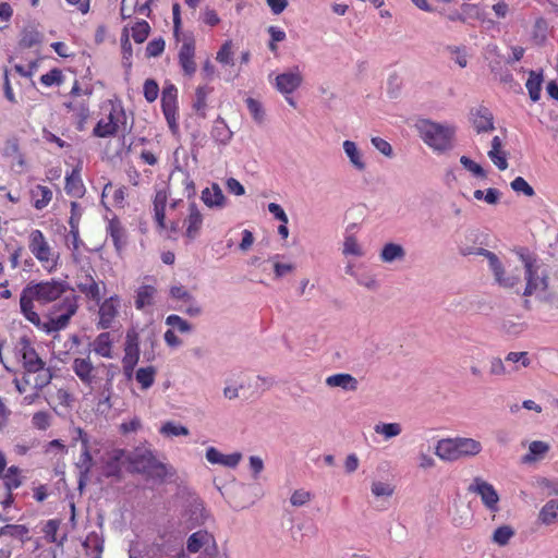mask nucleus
<instances>
[{"mask_svg":"<svg viewBox=\"0 0 558 558\" xmlns=\"http://www.w3.org/2000/svg\"><path fill=\"white\" fill-rule=\"evenodd\" d=\"M216 60L222 65L233 64V43L232 40H226L216 54Z\"/></svg>","mask_w":558,"mask_h":558,"instance_id":"c03bdc74","label":"nucleus"},{"mask_svg":"<svg viewBox=\"0 0 558 558\" xmlns=\"http://www.w3.org/2000/svg\"><path fill=\"white\" fill-rule=\"evenodd\" d=\"M28 250L48 271H52L57 268L60 254L50 245L41 230L33 229L29 232Z\"/></svg>","mask_w":558,"mask_h":558,"instance_id":"6e6552de","label":"nucleus"},{"mask_svg":"<svg viewBox=\"0 0 558 558\" xmlns=\"http://www.w3.org/2000/svg\"><path fill=\"white\" fill-rule=\"evenodd\" d=\"M507 362L520 363L523 367H527L531 364L527 352H509L505 359Z\"/></svg>","mask_w":558,"mask_h":558,"instance_id":"774afa93","label":"nucleus"},{"mask_svg":"<svg viewBox=\"0 0 558 558\" xmlns=\"http://www.w3.org/2000/svg\"><path fill=\"white\" fill-rule=\"evenodd\" d=\"M65 76L63 71L58 68L51 69L49 72L39 77V82L45 87L61 86L64 83Z\"/></svg>","mask_w":558,"mask_h":558,"instance_id":"58836bf2","label":"nucleus"},{"mask_svg":"<svg viewBox=\"0 0 558 558\" xmlns=\"http://www.w3.org/2000/svg\"><path fill=\"white\" fill-rule=\"evenodd\" d=\"M186 549L191 554H196L201 549L208 555L217 553V544L213 534L205 530H199L190 535L186 542Z\"/></svg>","mask_w":558,"mask_h":558,"instance_id":"dca6fc26","label":"nucleus"},{"mask_svg":"<svg viewBox=\"0 0 558 558\" xmlns=\"http://www.w3.org/2000/svg\"><path fill=\"white\" fill-rule=\"evenodd\" d=\"M161 110L169 129L173 134L179 130L178 124V89L173 84L163 87L161 93Z\"/></svg>","mask_w":558,"mask_h":558,"instance_id":"9b49d317","label":"nucleus"},{"mask_svg":"<svg viewBox=\"0 0 558 558\" xmlns=\"http://www.w3.org/2000/svg\"><path fill=\"white\" fill-rule=\"evenodd\" d=\"M184 236L189 241L195 240L203 228V215L195 203L189 205V214L183 221Z\"/></svg>","mask_w":558,"mask_h":558,"instance_id":"6ab92c4d","label":"nucleus"},{"mask_svg":"<svg viewBox=\"0 0 558 558\" xmlns=\"http://www.w3.org/2000/svg\"><path fill=\"white\" fill-rule=\"evenodd\" d=\"M180 40L182 41V45L178 52V62L183 75L192 77L197 70L195 61L196 41L192 35H183Z\"/></svg>","mask_w":558,"mask_h":558,"instance_id":"f8f14e48","label":"nucleus"},{"mask_svg":"<svg viewBox=\"0 0 558 558\" xmlns=\"http://www.w3.org/2000/svg\"><path fill=\"white\" fill-rule=\"evenodd\" d=\"M52 191L49 186L37 184L29 190L32 205L37 210L46 208L52 199Z\"/></svg>","mask_w":558,"mask_h":558,"instance_id":"bb28decb","label":"nucleus"},{"mask_svg":"<svg viewBox=\"0 0 558 558\" xmlns=\"http://www.w3.org/2000/svg\"><path fill=\"white\" fill-rule=\"evenodd\" d=\"M128 462L133 472L160 478L166 475L165 465L156 459L149 449L137 448L128 456Z\"/></svg>","mask_w":558,"mask_h":558,"instance_id":"9d476101","label":"nucleus"},{"mask_svg":"<svg viewBox=\"0 0 558 558\" xmlns=\"http://www.w3.org/2000/svg\"><path fill=\"white\" fill-rule=\"evenodd\" d=\"M140 360V340L135 330H129L125 337L124 356L122 363H126L128 367L136 366Z\"/></svg>","mask_w":558,"mask_h":558,"instance_id":"b1692460","label":"nucleus"},{"mask_svg":"<svg viewBox=\"0 0 558 558\" xmlns=\"http://www.w3.org/2000/svg\"><path fill=\"white\" fill-rule=\"evenodd\" d=\"M468 492L478 495L485 508L490 512H497L499 510V495L497 490L490 483L482 477H474L473 482L468 487Z\"/></svg>","mask_w":558,"mask_h":558,"instance_id":"4468645a","label":"nucleus"},{"mask_svg":"<svg viewBox=\"0 0 558 558\" xmlns=\"http://www.w3.org/2000/svg\"><path fill=\"white\" fill-rule=\"evenodd\" d=\"M166 43L163 38L158 37L150 40L146 46V57L156 58L165 51Z\"/></svg>","mask_w":558,"mask_h":558,"instance_id":"bf43d9fd","label":"nucleus"},{"mask_svg":"<svg viewBox=\"0 0 558 558\" xmlns=\"http://www.w3.org/2000/svg\"><path fill=\"white\" fill-rule=\"evenodd\" d=\"M343 149L355 168L359 170H363L365 168V163L362 161L359 149L354 142L344 141Z\"/></svg>","mask_w":558,"mask_h":558,"instance_id":"a18cd8bd","label":"nucleus"},{"mask_svg":"<svg viewBox=\"0 0 558 558\" xmlns=\"http://www.w3.org/2000/svg\"><path fill=\"white\" fill-rule=\"evenodd\" d=\"M60 526L58 520H48L43 526V533L47 542L54 543L57 541V533Z\"/></svg>","mask_w":558,"mask_h":558,"instance_id":"e2e57ef3","label":"nucleus"},{"mask_svg":"<svg viewBox=\"0 0 558 558\" xmlns=\"http://www.w3.org/2000/svg\"><path fill=\"white\" fill-rule=\"evenodd\" d=\"M71 369L89 391L100 388L105 376L109 373L105 363L94 364L89 355L75 357Z\"/></svg>","mask_w":558,"mask_h":558,"instance_id":"0eeeda50","label":"nucleus"},{"mask_svg":"<svg viewBox=\"0 0 558 558\" xmlns=\"http://www.w3.org/2000/svg\"><path fill=\"white\" fill-rule=\"evenodd\" d=\"M100 109L102 117L93 129L95 137H114L121 129H125L126 114L120 102L109 100L102 104Z\"/></svg>","mask_w":558,"mask_h":558,"instance_id":"7ed1b4c3","label":"nucleus"},{"mask_svg":"<svg viewBox=\"0 0 558 558\" xmlns=\"http://www.w3.org/2000/svg\"><path fill=\"white\" fill-rule=\"evenodd\" d=\"M482 451L480 441L472 438H447L437 442L435 453L445 461H456L464 457L476 456Z\"/></svg>","mask_w":558,"mask_h":558,"instance_id":"39448f33","label":"nucleus"},{"mask_svg":"<svg viewBox=\"0 0 558 558\" xmlns=\"http://www.w3.org/2000/svg\"><path fill=\"white\" fill-rule=\"evenodd\" d=\"M404 256V250L401 245L388 243L384 246L380 258L383 262L391 263L395 259H401Z\"/></svg>","mask_w":558,"mask_h":558,"instance_id":"79ce46f5","label":"nucleus"},{"mask_svg":"<svg viewBox=\"0 0 558 558\" xmlns=\"http://www.w3.org/2000/svg\"><path fill=\"white\" fill-rule=\"evenodd\" d=\"M106 230L116 250L120 253L126 244L125 229L121 221L117 217L110 219Z\"/></svg>","mask_w":558,"mask_h":558,"instance_id":"a878e982","label":"nucleus"},{"mask_svg":"<svg viewBox=\"0 0 558 558\" xmlns=\"http://www.w3.org/2000/svg\"><path fill=\"white\" fill-rule=\"evenodd\" d=\"M416 128L424 143L437 151H445L452 147L454 129L441 125L429 120H421Z\"/></svg>","mask_w":558,"mask_h":558,"instance_id":"423d86ee","label":"nucleus"},{"mask_svg":"<svg viewBox=\"0 0 558 558\" xmlns=\"http://www.w3.org/2000/svg\"><path fill=\"white\" fill-rule=\"evenodd\" d=\"M73 119L76 122V129L78 131H83L85 128V124L90 116L89 106L85 101H81V107H77V111L72 113Z\"/></svg>","mask_w":558,"mask_h":558,"instance_id":"603ef678","label":"nucleus"},{"mask_svg":"<svg viewBox=\"0 0 558 558\" xmlns=\"http://www.w3.org/2000/svg\"><path fill=\"white\" fill-rule=\"evenodd\" d=\"M13 16V9L8 2H0V31L7 29Z\"/></svg>","mask_w":558,"mask_h":558,"instance_id":"69168bd1","label":"nucleus"},{"mask_svg":"<svg viewBox=\"0 0 558 558\" xmlns=\"http://www.w3.org/2000/svg\"><path fill=\"white\" fill-rule=\"evenodd\" d=\"M343 254L361 256V247L354 236H347L343 245Z\"/></svg>","mask_w":558,"mask_h":558,"instance_id":"338daca9","label":"nucleus"},{"mask_svg":"<svg viewBox=\"0 0 558 558\" xmlns=\"http://www.w3.org/2000/svg\"><path fill=\"white\" fill-rule=\"evenodd\" d=\"M112 344H113V341H112L110 332L105 331V332L99 333L95 338L92 345H93V351L97 355H99L101 357H106V359H111L112 357Z\"/></svg>","mask_w":558,"mask_h":558,"instance_id":"c756f323","label":"nucleus"},{"mask_svg":"<svg viewBox=\"0 0 558 558\" xmlns=\"http://www.w3.org/2000/svg\"><path fill=\"white\" fill-rule=\"evenodd\" d=\"M157 375V369L154 366L140 367L135 373V379L143 390L149 389Z\"/></svg>","mask_w":558,"mask_h":558,"instance_id":"c9c22d12","label":"nucleus"},{"mask_svg":"<svg viewBox=\"0 0 558 558\" xmlns=\"http://www.w3.org/2000/svg\"><path fill=\"white\" fill-rule=\"evenodd\" d=\"M213 92V87L207 85L198 86L195 90V101L193 104L194 110L202 117H205L207 108V96Z\"/></svg>","mask_w":558,"mask_h":558,"instance_id":"4c0bfd02","label":"nucleus"},{"mask_svg":"<svg viewBox=\"0 0 558 558\" xmlns=\"http://www.w3.org/2000/svg\"><path fill=\"white\" fill-rule=\"evenodd\" d=\"M202 202L209 208H222L226 205V196L218 183H211L205 187L201 195Z\"/></svg>","mask_w":558,"mask_h":558,"instance_id":"393cba45","label":"nucleus"},{"mask_svg":"<svg viewBox=\"0 0 558 558\" xmlns=\"http://www.w3.org/2000/svg\"><path fill=\"white\" fill-rule=\"evenodd\" d=\"M478 254L487 257L489 267H490L492 271L494 272L495 280L500 286H502L505 288H512L513 286H515L519 282L518 277L506 278L504 276L505 275L504 267H502L499 258L496 256V254H494L493 252L485 250V248H480Z\"/></svg>","mask_w":558,"mask_h":558,"instance_id":"a211bd4d","label":"nucleus"},{"mask_svg":"<svg viewBox=\"0 0 558 558\" xmlns=\"http://www.w3.org/2000/svg\"><path fill=\"white\" fill-rule=\"evenodd\" d=\"M110 194L112 197L113 206H117V207L124 206V201H125V195H126L125 186L122 185L119 187H114L111 182H108L102 189L101 201L104 202V199Z\"/></svg>","mask_w":558,"mask_h":558,"instance_id":"72a5a7b5","label":"nucleus"},{"mask_svg":"<svg viewBox=\"0 0 558 558\" xmlns=\"http://www.w3.org/2000/svg\"><path fill=\"white\" fill-rule=\"evenodd\" d=\"M166 324L178 329L180 332H189L191 325L179 315L172 314L166 318Z\"/></svg>","mask_w":558,"mask_h":558,"instance_id":"0e129e2a","label":"nucleus"},{"mask_svg":"<svg viewBox=\"0 0 558 558\" xmlns=\"http://www.w3.org/2000/svg\"><path fill=\"white\" fill-rule=\"evenodd\" d=\"M302 83L303 75L299 66H294L291 71L283 72L275 78V87L282 95H291Z\"/></svg>","mask_w":558,"mask_h":558,"instance_id":"f3484780","label":"nucleus"},{"mask_svg":"<svg viewBox=\"0 0 558 558\" xmlns=\"http://www.w3.org/2000/svg\"><path fill=\"white\" fill-rule=\"evenodd\" d=\"M77 308L78 296L73 293L65 295L61 302L53 306L56 317H51L47 323L41 324L39 328L47 333L64 329L69 325L71 317L77 312Z\"/></svg>","mask_w":558,"mask_h":558,"instance_id":"1a4fd4ad","label":"nucleus"},{"mask_svg":"<svg viewBox=\"0 0 558 558\" xmlns=\"http://www.w3.org/2000/svg\"><path fill=\"white\" fill-rule=\"evenodd\" d=\"M82 167L77 165L71 172L65 175L64 190L65 193L74 198H82L85 195L86 189L81 175Z\"/></svg>","mask_w":558,"mask_h":558,"instance_id":"412c9836","label":"nucleus"},{"mask_svg":"<svg viewBox=\"0 0 558 558\" xmlns=\"http://www.w3.org/2000/svg\"><path fill=\"white\" fill-rule=\"evenodd\" d=\"M32 425L38 430H47L51 426V414L47 411L35 412L32 416Z\"/></svg>","mask_w":558,"mask_h":558,"instance_id":"3c124183","label":"nucleus"},{"mask_svg":"<svg viewBox=\"0 0 558 558\" xmlns=\"http://www.w3.org/2000/svg\"><path fill=\"white\" fill-rule=\"evenodd\" d=\"M538 519L542 523L549 525L558 519V501H547L539 511Z\"/></svg>","mask_w":558,"mask_h":558,"instance_id":"e433bc0d","label":"nucleus"},{"mask_svg":"<svg viewBox=\"0 0 558 558\" xmlns=\"http://www.w3.org/2000/svg\"><path fill=\"white\" fill-rule=\"evenodd\" d=\"M542 82L543 77L541 74H537L535 72L530 73L525 86L529 92L530 98L533 101H537L541 98Z\"/></svg>","mask_w":558,"mask_h":558,"instance_id":"a19ab883","label":"nucleus"},{"mask_svg":"<svg viewBox=\"0 0 558 558\" xmlns=\"http://www.w3.org/2000/svg\"><path fill=\"white\" fill-rule=\"evenodd\" d=\"M1 536H9L25 543L31 539L29 529L24 524H7L0 527Z\"/></svg>","mask_w":558,"mask_h":558,"instance_id":"473e14b6","label":"nucleus"},{"mask_svg":"<svg viewBox=\"0 0 558 558\" xmlns=\"http://www.w3.org/2000/svg\"><path fill=\"white\" fill-rule=\"evenodd\" d=\"M246 106H247V109H248L252 118L254 119V121L259 124L263 123L265 112H264L262 104L258 100L248 97L246 99Z\"/></svg>","mask_w":558,"mask_h":558,"instance_id":"4d7b16f0","label":"nucleus"},{"mask_svg":"<svg viewBox=\"0 0 558 558\" xmlns=\"http://www.w3.org/2000/svg\"><path fill=\"white\" fill-rule=\"evenodd\" d=\"M168 194L165 190L156 192L154 197V218L159 229H166V206Z\"/></svg>","mask_w":558,"mask_h":558,"instance_id":"c85d7f7f","label":"nucleus"},{"mask_svg":"<svg viewBox=\"0 0 558 558\" xmlns=\"http://www.w3.org/2000/svg\"><path fill=\"white\" fill-rule=\"evenodd\" d=\"M549 450L548 444L541 441V440H534L529 446V453H526L523 457L524 462H531L535 461L537 459L543 458Z\"/></svg>","mask_w":558,"mask_h":558,"instance_id":"ea45409f","label":"nucleus"},{"mask_svg":"<svg viewBox=\"0 0 558 558\" xmlns=\"http://www.w3.org/2000/svg\"><path fill=\"white\" fill-rule=\"evenodd\" d=\"M41 43V34L35 29H24L20 39L22 48H32Z\"/></svg>","mask_w":558,"mask_h":558,"instance_id":"09e8293b","label":"nucleus"},{"mask_svg":"<svg viewBox=\"0 0 558 558\" xmlns=\"http://www.w3.org/2000/svg\"><path fill=\"white\" fill-rule=\"evenodd\" d=\"M160 433L165 436H186L189 435V429L180 424H175L174 422L168 421L160 427Z\"/></svg>","mask_w":558,"mask_h":558,"instance_id":"864d4df0","label":"nucleus"},{"mask_svg":"<svg viewBox=\"0 0 558 558\" xmlns=\"http://www.w3.org/2000/svg\"><path fill=\"white\" fill-rule=\"evenodd\" d=\"M1 477L3 478V484L9 493L21 487L24 480L21 469L16 465H11L8 468ZM9 497L12 499L11 494H9Z\"/></svg>","mask_w":558,"mask_h":558,"instance_id":"7c9ffc66","label":"nucleus"},{"mask_svg":"<svg viewBox=\"0 0 558 558\" xmlns=\"http://www.w3.org/2000/svg\"><path fill=\"white\" fill-rule=\"evenodd\" d=\"M144 97L148 102H154L159 94V86L153 78H147L143 86Z\"/></svg>","mask_w":558,"mask_h":558,"instance_id":"052dcab7","label":"nucleus"},{"mask_svg":"<svg viewBox=\"0 0 558 558\" xmlns=\"http://www.w3.org/2000/svg\"><path fill=\"white\" fill-rule=\"evenodd\" d=\"M513 534L514 532L510 526L502 525L495 530L493 541L500 546H505L509 543Z\"/></svg>","mask_w":558,"mask_h":558,"instance_id":"6e6d98bb","label":"nucleus"},{"mask_svg":"<svg viewBox=\"0 0 558 558\" xmlns=\"http://www.w3.org/2000/svg\"><path fill=\"white\" fill-rule=\"evenodd\" d=\"M460 162L474 177L481 178V179L486 178L487 174H486V171L483 169V167L481 165H478L477 162L473 161L471 158H469L466 156H462L460 158Z\"/></svg>","mask_w":558,"mask_h":558,"instance_id":"13d9d810","label":"nucleus"},{"mask_svg":"<svg viewBox=\"0 0 558 558\" xmlns=\"http://www.w3.org/2000/svg\"><path fill=\"white\" fill-rule=\"evenodd\" d=\"M155 293L156 289L153 286H141L136 291L135 307L137 310H143L144 307L151 305Z\"/></svg>","mask_w":558,"mask_h":558,"instance_id":"f704fd0d","label":"nucleus"},{"mask_svg":"<svg viewBox=\"0 0 558 558\" xmlns=\"http://www.w3.org/2000/svg\"><path fill=\"white\" fill-rule=\"evenodd\" d=\"M95 271L92 267H82L76 274L75 283L78 291L87 299L99 303L101 300V288L95 279Z\"/></svg>","mask_w":558,"mask_h":558,"instance_id":"ddd939ff","label":"nucleus"},{"mask_svg":"<svg viewBox=\"0 0 558 558\" xmlns=\"http://www.w3.org/2000/svg\"><path fill=\"white\" fill-rule=\"evenodd\" d=\"M483 14L484 12L480 4L463 3L461 7V15H459L458 19L461 21H465L466 19L481 20L483 17Z\"/></svg>","mask_w":558,"mask_h":558,"instance_id":"8fccbe9b","label":"nucleus"},{"mask_svg":"<svg viewBox=\"0 0 558 558\" xmlns=\"http://www.w3.org/2000/svg\"><path fill=\"white\" fill-rule=\"evenodd\" d=\"M211 136L217 142L221 144H227L232 137V132L229 130L225 121H216L211 131Z\"/></svg>","mask_w":558,"mask_h":558,"instance_id":"de8ad7c7","label":"nucleus"},{"mask_svg":"<svg viewBox=\"0 0 558 558\" xmlns=\"http://www.w3.org/2000/svg\"><path fill=\"white\" fill-rule=\"evenodd\" d=\"M375 432L384 435L386 438H392L400 435L402 428L399 423H381L375 425Z\"/></svg>","mask_w":558,"mask_h":558,"instance_id":"5fc2aeb1","label":"nucleus"},{"mask_svg":"<svg viewBox=\"0 0 558 558\" xmlns=\"http://www.w3.org/2000/svg\"><path fill=\"white\" fill-rule=\"evenodd\" d=\"M128 453L124 449H113L105 463L104 474L107 477H120L122 465L128 461Z\"/></svg>","mask_w":558,"mask_h":558,"instance_id":"5701e85b","label":"nucleus"},{"mask_svg":"<svg viewBox=\"0 0 558 558\" xmlns=\"http://www.w3.org/2000/svg\"><path fill=\"white\" fill-rule=\"evenodd\" d=\"M9 354L26 374H36L37 389H43L51 383L53 377L51 368L46 366V362L39 356L27 336L16 339Z\"/></svg>","mask_w":558,"mask_h":558,"instance_id":"f03ea898","label":"nucleus"},{"mask_svg":"<svg viewBox=\"0 0 558 558\" xmlns=\"http://www.w3.org/2000/svg\"><path fill=\"white\" fill-rule=\"evenodd\" d=\"M66 242L72 250V257L75 262L78 260V252L80 247L84 244L80 238V227L71 226L69 234L66 236Z\"/></svg>","mask_w":558,"mask_h":558,"instance_id":"37998d69","label":"nucleus"},{"mask_svg":"<svg viewBox=\"0 0 558 558\" xmlns=\"http://www.w3.org/2000/svg\"><path fill=\"white\" fill-rule=\"evenodd\" d=\"M68 290V283L62 280L50 279L39 282L31 281L22 290L20 308L23 316L36 327L41 326V319L35 311L34 302L48 304L60 299Z\"/></svg>","mask_w":558,"mask_h":558,"instance_id":"f257e3e1","label":"nucleus"},{"mask_svg":"<svg viewBox=\"0 0 558 558\" xmlns=\"http://www.w3.org/2000/svg\"><path fill=\"white\" fill-rule=\"evenodd\" d=\"M510 185L514 192L523 193L525 196L531 197L535 194L534 189L522 177H517Z\"/></svg>","mask_w":558,"mask_h":558,"instance_id":"680f3d73","label":"nucleus"},{"mask_svg":"<svg viewBox=\"0 0 558 558\" xmlns=\"http://www.w3.org/2000/svg\"><path fill=\"white\" fill-rule=\"evenodd\" d=\"M241 453L222 454L215 447H209L206 450V459L211 464H221L229 468H235L241 461Z\"/></svg>","mask_w":558,"mask_h":558,"instance_id":"cd10ccee","label":"nucleus"},{"mask_svg":"<svg viewBox=\"0 0 558 558\" xmlns=\"http://www.w3.org/2000/svg\"><path fill=\"white\" fill-rule=\"evenodd\" d=\"M326 384L330 387H341L344 390L357 389V380L350 374H336L327 377Z\"/></svg>","mask_w":558,"mask_h":558,"instance_id":"2f4dec72","label":"nucleus"},{"mask_svg":"<svg viewBox=\"0 0 558 558\" xmlns=\"http://www.w3.org/2000/svg\"><path fill=\"white\" fill-rule=\"evenodd\" d=\"M471 121L477 133H486L495 129L494 116L490 110L484 106H480L471 111Z\"/></svg>","mask_w":558,"mask_h":558,"instance_id":"aec40b11","label":"nucleus"},{"mask_svg":"<svg viewBox=\"0 0 558 558\" xmlns=\"http://www.w3.org/2000/svg\"><path fill=\"white\" fill-rule=\"evenodd\" d=\"M150 33V26L145 20L135 22L132 26V38L136 44L144 43Z\"/></svg>","mask_w":558,"mask_h":558,"instance_id":"49530a36","label":"nucleus"},{"mask_svg":"<svg viewBox=\"0 0 558 558\" xmlns=\"http://www.w3.org/2000/svg\"><path fill=\"white\" fill-rule=\"evenodd\" d=\"M98 304V329H109L118 318L121 308V299L113 294L105 300H100Z\"/></svg>","mask_w":558,"mask_h":558,"instance_id":"2eb2a0df","label":"nucleus"},{"mask_svg":"<svg viewBox=\"0 0 558 558\" xmlns=\"http://www.w3.org/2000/svg\"><path fill=\"white\" fill-rule=\"evenodd\" d=\"M517 254L524 266L526 286L523 295L531 296L536 292H544L548 289V274L542 269L537 257L526 248H520Z\"/></svg>","mask_w":558,"mask_h":558,"instance_id":"20e7f679","label":"nucleus"},{"mask_svg":"<svg viewBox=\"0 0 558 558\" xmlns=\"http://www.w3.org/2000/svg\"><path fill=\"white\" fill-rule=\"evenodd\" d=\"M75 430L77 437L74 440H78L82 445V452L78 458L77 466L83 474H87L89 473L93 466V458L89 448V437L87 433L81 427H77Z\"/></svg>","mask_w":558,"mask_h":558,"instance_id":"4be33fe9","label":"nucleus"}]
</instances>
